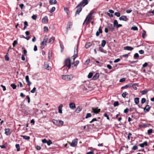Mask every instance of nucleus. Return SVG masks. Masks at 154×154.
Returning <instances> with one entry per match:
<instances>
[{"label":"nucleus","instance_id":"nucleus-1","mask_svg":"<svg viewBox=\"0 0 154 154\" xmlns=\"http://www.w3.org/2000/svg\"><path fill=\"white\" fill-rule=\"evenodd\" d=\"M95 12L94 11H91L90 13L88 14V15L86 17L85 19V20L83 23V24H84L86 22V21L87 20V19L88 20L86 22V24H88V23H89L92 20V18L94 17L93 15L95 14Z\"/></svg>","mask_w":154,"mask_h":154},{"label":"nucleus","instance_id":"nucleus-2","mask_svg":"<svg viewBox=\"0 0 154 154\" xmlns=\"http://www.w3.org/2000/svg\"><path fill=\"white\" fill-rule=\"evenodd\" d=\"M73 78V75H63L62 76V78L64 80L68 81L72 80Z\"/></svg>","mask_w":154,"mask_h":154},{"label":"nucleus","instance_id":"nucleus-3","mask_svg":"<svg viewBox=\"0 0 154 154\" xmlns=\"http://www.w3.org/2000/svg\"><path fill=\"white\" fill-rule=\"evenodd\" d=\"M71 66V62L69 59H66L64 62V66L67 67L69 69L70 68Z\"/></svg>","mask_w":154,"mask_h":154},{"label":"nucleus","instance_id":"nucleus-4","mask_svg":"<svg viewBox=\"0 0 154 154\" xmlns=\"http://www.w3.org/2000/svg\"><path fill=\"white\" fill-rule=\"evenodd\" d=\"M52 122L54 124L57 126L62 125L63 124V122L61 120L53 119Z\"/></svg>","mask_w":154,"mask_h":154},{"label":"nucleus","instance_id":"nucleus-5","mask_svg":"<svg viewBox=\"0 0 154 154\" xmlns=\"http://www.w3.org/2000/svg\"><path fill=\"white\" fill-rule=\"evenodd\" d=\"M88 3V0H83L76 6V8H78L80 6L81 7L82 6L84 7L85 5H87Z\"/></svg>","mask_w":154,"mask_h":154},{"label":"nucleus","instance_id":"nucleus-6","mask_svg":"<svg viewBox=\"0 0 154 154\" xmlns=\"http://www.w3.org/2000/svg\"><path fill=\"white\" fill-rule=\"evenodd\" d=\"M78 139L77 138L74 139L71 143H70L71 146L74 147H75L77 144Z\"/></svg>","mask_w":154,"mask_h":154},{"label":"nucleus","instance_id":"nucleus-7","mask_svg":"<svg viewBox=\"0 0 154 154\" xmlns=\"http://www.w3.org/2000/svg\"><path fill=\"white\" fill-rule=\"evenodd\" d=\"M72 26V23L70 22H68L67 26H66V29L67 30L66 32V34L68 33V31L70 30L71 29V27Z\"/></svg>","mask_w":154,"mask_h":154},{"label":"nucleus","instance_id":"nucleus-8","mask_svg":"<svg viewBox=\"0 0 154 154\" xmlns=\"http://www.w3.org/2000/svg\"><path fill=\"white\" fill-rule=\"evenodd\" d=\"M78 46L76 47V49L74 50V54L72 56V58L73 60L74 61L76 57H77L78 54Z\"/></svg>","mask_w":154,"mask_h":154},{"label":"nucleus","instance_id":"nucleus-9","mask_svg":"<svg viewBox=\"0 0 154 154\" xmlns=\"http://www.w3.org/2000/svg\"><path fill=\"white\" fill-rule=\"evenodd\" d=\"M92 109L93 112L95 114L98 113L100 110V109H98L97 107L95 108H92Z\"/></svg>","mask_w":154,"mask_h":154},{"label":"nucleus","instance_id":"nucleus-10","mask_svg":"<svg viewBox=\"0 0 154 154\" xmlns=\"http://www.w3.org/2000/svg\"><path fill=\"white\" fill-rule=\"evenodd\" d=\"M119 19L120 20H122L124 21H126L128 20V19L127 18L126 16L123 15L119 18Z\"/></svg>","mask_w":154,"mask_h":154},{"label":"nucleus","instance_id":"nucleus-11","mask_svg":"<svg viewBox=\"0 0 154 154\" xmlns=\"http://www.w3.org/2000/svg\"><path fill=\"white\" fill-rule=\"evenodd\" d=\"M150 108V107L149 105H146L144 108V111L146 112H148Z\"/></svg>","mask_w":154,"mask_h":154},{"label":"nucleus","instance_id":"nucleus-12","mask_svg":"<svg viewBox=\"0 0 154 154\" xmlns=\"http://www.w3.org/2000/svg\"><path fill=\"white\" fill-rule=\"evenodd\" d=\"M108 28L110 31H112L114 28V26L112 24H109Z\"/></svg>","mask_w":154,"mask_h":154},{"label":"nucleus","instance_id":"nucleus-13","mask_svg":"<svg viewBox=\"0 0 154 154\" xmlns=\"http://www.w3.org/2000/svg\"><path fill=\"white\" fill-rule=\"evenodd\" d=\"M99 76V74L98 73H96L93 77L92 79L94 80L97 79Z\"/></svg>","mask_w":154,"mask_h":154},{"label":"nucleus","instance_id":"nucleus-14","mask_svg":"<svg viewBox=\"0 0 154 154\" xmlns=\"http://www.w3.org/2000/svg\"><path fill=\"white\" fill-rule=\"evenodd\" d=\"M42 22L44 23H46L48 22V17L47 16H45L42 18Z\"/></svg>","mask_w":154,"mask_h":154},{"label":"nucleus","instance_id":"nucleus-15","mask_svg":"<svg viewBox=\"0 0 154 154\" xmlns=\"http://www.w3.org/2000/svg\"><path fill=\"white\" fill-rule=\"evenodd\" d=\"M5 134L7 136L10 135L11 134L10 129L9 128H7L5 129Z\"/></svg>","mask_w":154,"mask_h":154},{"label":"nucleus","instance_id":"nucleus-16","mask_svg":"<svg viewBox=\"0 0 154 154\" xmlns=\"http://www.w3.org/2000/svg\"><path fill=\"white\" fill-rule=\"evenodd\" d=\"M44 66L45 69L48 70H49L51 69V67L49 66L47 63H45Z\"/></svg>","mask_w":154,"mask_h":154},{"label":"nucleus","instance_id":"nucleus-17","mask_svg":"<svg viewBox=\"0 0 154 154\" xmlns=\"http://www.w3.org/2000/svg\"><path fill=\"white\" fill-rule=\"evenodd\" d=\"M63 105L62 104H60L58 107V112L59 113L62 114V108Z\"/></svg>","mask_w":154,"mask_h":154},{"label":"nucleus","instance_id":"nucleus-18","mask_svg":"<svg viewBox=\"0 0 154 154\" xmlns=\"http://www.w3.org/2000/svg\"><path fill=\"white\" fill-rule=\"evenodd\" d=\"M78 9H77L75 13V15H76L77 14H79V13L80 12L82 11V7L80 6L78 8Z\"/></svg>","mask_w":154,"mask_h":154},{"label":"nucleus","instance_id":"nucleus-19","mask_svg":"<svg viewBox=\"0 0 154 154\" xmlns=\"http://www.w3.org/2000/svg\"><path fill=\"white\" fill-rule=\"evenodd\" d=\"M82 107L81 106H79L75 110V112L77 113H79L82 110Z\"/></svg>","mask_w":154,"mask_h":154},{"label":"nucleus","instance_id":"nucleus-20","mask_svg":"<svg viewBox=\"0 0 154 154\" xmlns=\"http://www.w3.org/2000/svg\"><path fill=\"white\" fill-rule=\"evenodd\" d=\"M133 49V48L129 46H127L124 47L125 50L129 51H132Z\"/></svg>","mask_w":154,"mask_h":154},{"label":"nucleus","instance_id":"nucleus-21","mask_svg":"<svg viewBox=\"0 0 154 154\" xmlns=\"http://www.w3.org/2000/svg\"><path fill=\"white\" fill-rule=\"evenodd\" d=\"M69 106L72 109H74L75 107V104L73 103H70L69 104Z\"/></svg>","mask_w":154,"mask_h":154},{"label":"nucleus","instance_id":"nucleus-22","mask_svg":"<svg viewBox=\"0 0 154 154\" xmlns=\"http://www.w3.org/2000/svg\"><path fill=\"white\" fill-rule=\"evenodd\" d=\"M55 39V37L54 36L51 38L48 41V42L50 44H52L53 43Z\"/></svg>","mask_w":154,"mask_h":154},{"label":"nucleus","instance_id":"nucleus-23","mask_svg":"<svg viewBox=\"0 0 154 154\" xmlns=\"http://www.w3.org/2000/svg\"><path fill=\"white\" fill-rule=\"evenodd\" d=\"M139 146L140 147L143 148L144 147V146H147V142L146 141H145L143 143L140 144Z\"/></svg>","mask_w":154,"mask_h":154},{"label":"nucleus","instance_id":"nucleus-24","mask_svg":"<svg viewBox=\"0 0 154 154\" xmlns=\"http://www.w3.org/2000/svg\"><path fill=\"white\" fill-rule=\"evenodd\" d=\"M57 1L56 0H50L49 3L51 5H53L57 3Z\"/></svg>","mask_w":154,"mask_h":154},{"label":"nucleus","instance_id":"nucleus-25","mask_svg":"<svg viewBox=\"0 0 154 154\" xmlns=\"http://www.w3.org/2000/svg\"><path fill=\"white\" fill-rule=\"evenodd\" d=\"M132 84L131 83L128 84L124 86H123L122 87V89H123L125 88H128L131 87V86Z\"/></svg>","mask_w":154,"mask_h":154},{"label":"nucleus","instance_id":"nucleus-26","mask_svg":"<svg viewBox=\"0 0 154 154\" xmlns=\"http://www.w3.org/2000/svg\"><path fill=\"white\" fill-rule=\"evenodd\" d=\"M21 137H23V139H24L26 140H29L30 139V137L29 136H24V135H21L20 136Z\"/></svg>","mask_w":154,"mask_h":154},{"label":"nucleus","instance_id":"nucleus-27","mask_svg":"<svg viewBox=\"0 0 154 154\" xmlns=\"http://www.w3.org/2000/svg\"><path fill=\"white\" fill-rule=\"evenodd\" d=\"M134 103L136 104H137L139 102V98L136 97L134 98Z\"/></svg>","mask_w":154,"mask_h":154},{"label":"nucleus","instance_id":"nucleus-28","mask_svg":"<svg viewBox=\"0 0 154 154\" xmlns=\"http://www.w3.org/2000/svg\"><path fill=\"white\" fill-rule=\"evenodd\" d=\"M148 92V90L146 89H145L144 90L140 92L142 94H146Z\"/></svg>","mask_w":154,"mask_h":154},{"label":"nucleus","instance_id":"nucleus-29","mask_svg":"<svg viewBox=\"0 0 154 154\" xmlns=\"http://www.w3.org/2000/svg\"><path fill=\"white\" fill-rule=\"evenodd\" d=\"M106 43V42L105 40H103L101 42V46L103 47L105 46Z\"/></svg>","mask_w":154,"mask_h":154},{"label":"nucleus","instance_id":"nucleus-30","mask_svg":"<svg viewBox=\"0 0 154 154\" xmlns=\"http://www.w3.org/2000/svg\"><path fill=\"white\" fill-rule=\"evenodd\" d=\"M17 151H19L20 150V146L19 144H16L15 145Z\"/></svg>","mask_w":154,"mask_h":154},{"label":"nucleus","instance_id":"nucleus-31","mask_svg":"<svg viewBox=\"0 0 154 154\" xmlns=\"http://www.w3.org/2000/svg\"><path fill=\"white\" fill-rule=\"evenodd\" d=\"M11 86L13 89H15L16 88L17 86L15 84L13 83L11 84Z\"/></svg>","mask_w":154,"mask_h":154},{"label":"nucleus","instance_id":"nucleus-32","mask_svg":"<svg viewBox=\"0 0 154 154\" xmlns=\"http://www.w3.org/2000/svg\"><path fill=\"white\" fill-rule=\"evenodd\" d=\"M91 115L90 113H87L85 117V119H87L88 118L91 117Z\"/></svg>","mask_w":154,"mask_h":154},{"label":"nucleus","instance_id":"nucleus-33","mask_svg":"<svg viewBox=\"0 0 154 154\" xmlns=\"http://www.w3.org/2000/svg\"><path fill=\"white\" fill-rule=\"evenodd\" d=\"M43 29H44V32H48V28L46 26H45L44 27Z\"/></svg>","mask_w":154,"mask_h":154},{"label":"nucleus","instance_id":"nucleus-34","mask_svg":"<svg viewBox=\"0 0 154 154\" xmlns=\"http://www.w3.org/2000/svg\"><path fill=\"white\" fill-rule=\"evenodd\" d=\"M60 44V48L61 49V51L62 52L63 51L64 49V46L63 44H62L60 42H59Z\"/></svg>","mask_w":154,"mask_h":154},{"label":"nucleus","instance_id":"nucleus-35","mask_svg":"<svg viewBox=\"0 0 154 154\" xmlns=\"http://www.w3.org/2000/svg\"><path fill=\"white\" fill-rule=\"evenodd\" d=\"M142 37L143 38H145L146 36V32L144 31H143V32L142 33Z\"/></svg>","mask_w":154,"mask_h":154},{"label":"nucleus","instance_id":"nucleus-36","mask_svg":"<svg viewBox=\"0 0 154 154\" xmlns=\"http://www.w3.org/2000/svg\"><path fill=\"white\" fill-rule=\"evenodd\" d=\"M91 44L90 43L86 44L85 46V48H88L91 46Z\"/></svg>","mask_w":154,"mask_h":154},{"label":"nucleus","instance_id":"nucleus-37","mask_svg":"<svg viewBox=\"0 0 154 154\" xmlns=\"http://www.w3.org/2000/svg\"><path fill=\"white\" fill-rule=\"evenodd\" d=\"M131 29L134 30H138V28L135 26H133L131 28Z\"/></svg>","mask_w":154,"mask_h":154},{"label":"nucleus","instance_id":"nucleus-38","mask_svg":"<svg viewBox=\"0 0 154 154\" xmlns=\"http://www.w3.org/2000/svg\"><path fill=\"white\" fill-rule=\"evenodd\" d=\"M79 61L78 60H76L75 62H73L74 66H76L77 65L79 64Z\"/></svg>","mask_w":154,"mask_h":154},{"label":"nucleus","instance_id":"nucleus-39","mask_svg":"<svg viewBox=\"0 0 154 154\" xmlns=\"http://www.w3.org/2000/svg\"><path fill=\"white\" fill-rule=\"evenodd\" d=\"M118 24V22L116 20H115L114 21L113 23V25L114 26H116Z\"/></svg>","mask_w":154,"mask_h":154},{"label":"nucleus","instance_id":"nucleus-40","mask_svg":"<svg viewBox=\"0 0 154 154\" xmlns=\"http://www.w3.org/2000/svg\"><path fill=\"white\" fill-rule=\"evenodd\" d=\"M92 76H93V73H92L90 72L89 73V74L88 76V78L90 79V78H91L92 77Z\"/></svg>","mask_w":154,"mask_h":154},{"label":"nucleus","instance_id":"nucleus-41","mask_svg":"<svg viewBox=\"0 0 154 154\" xmlns=\"http://www.w3.org/2000/svg\"><path fill=\"white\" fill-rule=\"evenodd\" d=\"M37 17V16L36 15H33L32 17V18L33 20H36Z\"/></svg>","mask_w":154,"mask_h":154},{"label":"nucleus","instance_id":"nucleus-42","mask_svg":"<svg viewBox=\"0 0 154 154\" xmlns=\"http://www.w3.org/2000/svg\"><path fill=\"white\" fill-rule=\"evenodd\" d=\"M119 105V103L118 101H116L113 104V105L114 106H118Z\"/></svg>","mask_w":154,"mask_h":154},{"label":"nucleus","instance_id":"nucleus-43","mask_svg":"<svg viewBox=\"0 0 154 154\" xmlns=\"http://www.w3.org/2000/svg\"><path fill=\"white\" fill-rule=\"evenodd\" d=\"M47 143L48 145L50 146L52 144V142L50 140H49L48 141H47Z\"/></svg>","mask_w":154,"mask_h":154},{"label":"nucleus","instance_id":"nucleus-44","mask_svg":"<svg viewBox=\"0 0 154 154\" xmlns=\"http://www.w3.org/2000/svg\"><path fill=\"white\" fill-rule=\"evenodd\" d=\"M48 39V37L47 36H45L43 39L44 41L46 42V43Z\"/></svg>","mask_w":154,"mask_h":154},{"label":"nucleus","instance_id":"nucleus-45","mask_svg":"<svg viewBox=\"0 0 154 154\" xmlns=\"http://www.w3.org/2000/svg\"><path fill=\"white\" fill-rule=\"evenodd\" d=\"M55 10V8L53 7L51 9L50 12L51 13L54 12Z\"/></svg>","mask_w":154,"mask_h":154},{"label":"nucleus","instance_id":"nucleus-46","mask_svg":"<svg viewBox=\"0 0 154 154\" xmlns=\"http://www.w3.org/2000/svg\"><path fill=\"white\" fill-rule=\"evenodd\" d=\"M36 90V88L35 87H34L33 88V89L30 92L31 93H34Z\"/></svg>","mask_w":154,"mask_h":154},{"label":"nucleus","instance_id":"nucleus-47","mask_svg":"<svg viewBox=\"0 0 154 154\" xmlns=\"http://www.w3.org/2000/svg\"><path fill=\"white\" fill-rule=\"evenodd\" d=\"M99 50L102 52H104V49L102 47H99Z\"/></svg>","mask_w":154,"mask_h":154},{"label":"nucleus","instance_id":"nucleus-48","mask_svg":"<svg viewBox=\"0 0 154 154\" xmlns=\"http://www.w3.org/2000/svg\"><path fill=\"white\" fill-rule=\"evenodd\" d=\"M5 59L6 61H8L9 60V58L7 54H6L5 56Z\"/></svg>","mask_w":154,"mask_h":154},{"label":"nucleus","instance_id":"nucleus-49","mask_svg":"<svg viewBox=\"0 0 154 154\" xmlns=\"http://www.w3.org/2000/svg\"><path fill=\"white\" fill-rule=\"evenodd\" d=\"M114 14L117 17H119L120 15V13L118 12H115Z\"/></svg>","mask_w":154,"mask_h":154},{"label":"nucleus","instance_id":"nucleus-50","mask_svg":"<svg viewBox=\"0 0 154 154\" xmlns=\"http://www.w3.org/2000/svg\"><path fill=\"white\" fill-rule=\"evenodd\" d=\"M146 99L145 98H142L141 100V103H142L143 104L146 102Z\"/></svg>","mask_w":154,"mask_h":154},{"label":"nucleus","instance_id":"nucleus-51","mask_svg":"<svg viewBox=\"0 0 154 154\" xmlns=\"http://www.w3.org/2000/svg\"><path fill=\"white\" fill-rule=\"evenodd\" d=\"M47 45V43L43 41L41 43V45Z\"/></svg>","mask_w":154,"mask_h":154},{"label":"nucleus","instance_id":"nucleus-52","mask_svg":"<svg viewBox=\"0 0 154 154\" xmlns=\"http://www.w3.org/2000/svg\"><path fill=\"white\" fill-rule=\"evenodd\" d=\"M17 44V41L16 40L14 41L13 43V45L14 47Z\"/></svg>","mask_w":154,"mask_h":154},{"label":"nucleus","instance_id":"nucleus-53","mask_svg":"<svg viewBox=\"0 0 154 154\" xmlns=\"http://www.w3.org/2000/svg\"><path fill=\"white\" fill-rule=\"evenodd\" d=\"M152 129H149L147 131V133L148 134H150L152 133Z\"/></svg>","mask_w":154,"mask_h":154},{"label":"nucleus","instance_id":"nucleus-54","mask_svg":"<svg viewBox=\"0 0 154 154\" xmlns=\"http://www.w3.org/2000/svg\"><path fill=\"white\" fill-rule=\"evenodd\" d=\"M126 92H125L122 94V96L124 98H125L126 97Z\"/></svg>","mask_w":154,"mask_h":154},{"label":"nucleus","instance_id":"nucleus-55","mask_svg":"<svg viewBox=\"0 0 154 154\" xmlns=\"http://www.w3.org/2000/svg\"><path fill=\"white\" fill-rule=\"evenodd\" d=\"M97 121V119H96V118H94L90 122V123H92L93 122H94V121Z\"/></svg>","mask_w":154,"mask_h":154},{"label":"nucleus","instance_id":"nucleus-56","mask_svg":"<svg viewBox=\"0 0 154 154\" xmlns=\"http://www.w3.org/2000/svg\"><path fill=\"white\" fill-rule=\"evenodd\" d=\"M139 57V54L137 53H135L134 55V58H137Z\"/></svg>","mask_w":154,"mask_h":154},{"label":"nucleus","instance_id":"nucleus-57","mask_svg":"<svg viewBox=\"0 0 154 154\" xmlns=\"http://www.w3.org/2000/svg\"><path fill=\"white\" fill-rule=\"evenodd\" d=\"M125 79L124 78H123L122 79H121L119 80V82H122L124 81H125Z\"/></svg>","mask_w":154,"mask_h":154},{"label":"nucleus","instance_id":"nucleus-58","mask_svg":"<svg viewBox=\"0 0 154 154\" xmlns=\"http://www.w3.org/2000/svg\"><path fill=\"white\" fill-rule=\"evenodd\" d=\"M104 115L105 117H106V118L108 120H109V117L106 113H105Z\"/></svg>","mask_w":154,"mask_h":154},{"label":"nucleus","instance_id":"nucleus-59","mask_svg":"<svg viewBox=\"0 0 154 154\" xmlns=\"http://www.w3.org/2000/svg\"><path fill=\"white\" fill-rule=\"evenodd\" d=\"M25 79L26 80V82H27L29 81V79L28 75H26V76Z\"/></svg>","mask_w":154,"mask_h":154},{"label":"nucleus","instance_id":"nucleus-60","mask_svg":"<svg viewBox=\"0 0 154 154\" xmlns=\"http://www.w3.org/2000/svg\"><path fill=\"white\" fill-rule=\"evenodd\" d=\"M42 142L43 143H47V141L46 139H44L42 140Z\"/></svg>","mask_w":154,"mask_h":154},{"label":"nucleus","instance_id":"nucleus-61","mask_svg":"<svg viewBox=\"0 0 154 154\" xmlns=\"http://www.w3.org/2000/svg\"><path fill=\"white\" fill-rule=\"evenodd\" d=\"M1 86L3 88V91H5L6 90V88H5V87L2 85H1Z\"/></svg>","mask_w":154,"mask_h":154},{"label":"nucleus","instance_id":"nucleus-62","mask_svg":"<svg viewBox=\"0 0 154 154\" xmlns=\"http://www.w3.org/2000/svg\"><path fill=\"white\" fill-rule=\"evenodd\" d=\"M139 53L140 54H143L144 53V51L143 50H140L139 51Z\"/></svg>","mask_w":154,"mask_h":154},{"label":"nucleus","instance_id":"nucleus-63","mask_svg":"<svg viewBox=\"0 0 154 154\" xmlns=\"http://www.w3.org/2000/svg\"><path fill=\"white\" fill-rule=\"evenodd\" d=\"M137 146L136 145H134L132 148V149H133L134 150H136L137 149Z\"/></svg>","mask_w":154,"mask_h":154},{"label":"nucleus","instance_id":"nucleus-64","mask_svg":"<svg viewBox=\"0 0 154 154\" xmlns=\"http://www.w3.org/2000/svg\"><path fill=\"white\" fill-rule=\"evenodd\" d=\"M26 82L27 83V85L29 86H30V85L31 84V83L29 81Z\"/></svg>","mask_w":154,"mask_h":154}]
</instances>
